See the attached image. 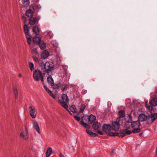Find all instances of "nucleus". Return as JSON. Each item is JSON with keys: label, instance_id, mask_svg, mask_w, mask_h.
Masks as SVG:
<instances>
[{"label": "nucleus", "instance_id": "obj_1", "mask_svg": "<svg viewBox=\"0 0 157 157\" xmlns=\"http://www.w3.org/2000/svg\"><path fill=\"white\" fill-rule=\"evenodd\" d=\"M35 11V10L34 6L31 5L30 6L29 9L27 10L26 12V16L28 17H30L29 19V23L31 25L35 24L36 22V19L34 17H32Z\"/></svg>", "mask_w": 157, "mask_h": 157}, {"label": "nucleus", "instance_id": "obj_2", "mask_svg": "<svg viewBox=\"0 0 157 157\" xmlns=\"http://www.w3.org/2000/svg\"><path fill=\"white\" fill-rule=\"evenodd\" d=\"M41 69L45 72H49L54 70V68L52 63L50 62H42L40 64Z\"/></svg>", "mask_w": 157, "mask_h": 157}, {"label": "nucleus", "instance_id": "obj_3", "mask_svg": "<svg viewBox=\"0 0 157 157\" xmlns=\"http://www.w3.org/2000/svg\"><path fill=\"white\" fill-rule=\"evenodd\" d=\"M69 98L67 95L64 94L62 96L61 99L59 100L58 101L63 108L70 112L68 109V106L67 104L69 102Z\"/></svg>", "mask_w": 157, "mask_h": 157}, {"label": "nucleus", "instance_id": "obj_4", "mask_svg": "<svg viewBox=\"0 0 157 157\" xmlns=\"http://www.w3.org/2000/svg\"><path fill=\"white\" fill-rule=\"evenodd\" d=\"M145 106L147 109L150 111L153 109V106H157V98H154L149 101V104L147 102H145Z\"/></svg>", "mask_w": 157, "mask_h": 157}, {"label": "nucleus", "instance_id": "obj_5", "mask_svg": "<svg viewBox=\"0 0 157 157\" xmlns=\"http://www.w3.org/2000/svg\"><path fill=\"white\" fill-rule=\"evenodd\" d=\"M19 136L20 138L25 140H28L29 137V134L28 130L26 128H25V130H22L20 133Z\"/></svg>", "mask_w": 157, "mask_h": 157}, {"label": "nucleus", "instance_id": "obj_6", "mask_svg": "<svg viewBox=\"0 0 157 157\" xmlns=\"http://www.w3.org/2000/svg\"><path fill=\"white\" fill-rule=\"evenodd\" d=\"M33 78L36 81H39L40 80V77L43 74L40 70H34L33 72Z\"/></svg>", "mask_w": 157, "mask_h": 157}, {"label": "nucleus", "instance_id": "obj_7", "mask_svg": "<svg viewBox=\"0 0 157 157\" xmlns=\"http://www.w3.org/2000/svg\"><path fill=\"white\" fill-rule=\"evenodd\" d=\"M29 112L31 117L34 118L36 117V108L34 106L32 105L29 106Z\"/></svg>", "mask_w": 157, "mask_h": 157}, {"label": "nucleus", "instance_id": "obj_8", "mask_svg": "<svg viewBox=\"0 0 157 157\" xmlns=\"http://www.w3.org/2000/svg\"><path fill=\"white\" fill-rule=\"evenodd\" d=\"M119 118H117V121L113 122L112 123V129L116 132L118 131L120 128V124L119 122Z\"/></svg>", "mask_w": 157, "mask_h": 157}, {"label": "nucleus", "instance_id": "obj_9", "mask_svg": "<svg viewBox=\"0 0 157 157\" xmlns=\"http://www.w3.org/2000/svg\"><path fill=\"white\" fill-rule=\"evenodd\" d=\"M32 124L33 128L38 133H40V129L39 127L38 122L36 121L33 120L32 121Z\"/></svg>", "mask_w": 157, "mask_h": 157}, {"label": "nucleus", "instance_id": "obj_10", "mask_svg": "<svg viewBox=\"0 0 157 157\" xmlns=\"http://www.w3.org/2000/svg\"><path fill=\"white\" fill-rule=\"evenodd\" d=\"M138 121H139L141 122L147 120L148 122V121H149V120L148 116H147L143 113L140 114L139 115L138 117Z\"/></svg>", "mask_w": 157, "mask_h": 157}, {"label": "nucleus", "instance_id": "obj_11", "mask_svg": "<svg viewBox=\"0 0 157 157\" xmlns=\"http://www.w3.org/2000/svg\"><path fill=\"white\" fill-rule=\"evenodd\" d=\"M148 117H149V119L148 122H152L155 121L157 118V113H154V114H152L150 115H148Z\"/></svg>", "mask_w": 157, "mask_h": 157}, {"label": "nucleus", "instance_id": "obj_12", "mask_svg": "<svg viewBox=\"0 0 157 157\" xmlns=\"http://www.w3.org/2000/svg\"><path fill=\"white\" fill-rule=\"evenodd\" d=\"M112 128V126L109 124H104L102 127L103 131L107 133L110 132Z\"/></svg>", "mask_w": 157, "mask_h": 157}, {"label": "nucleus", "instance_id": "obj_13", "mask_svg": "<svg viewBox=\"0 0 157 157\" xmlns=\"http://www.w3.org/2000/svg\"><path fill=\"white\" fill-rule=\"evenodd\" d=\"M131 124L132 128H139L140 126V124L139 121H137L132 122Z\"/></svg>", "mask_w": 157, "mask_h": 157}, {"label": "nucleus", "instance_id": "obj_14", "mask_svg": "<svg viewBox=\"0 0 157 157\" xmlns=\"http://www.w3.org/2000/svg\"><path fill=\"white\" fill-rule=\"evenodd\" d=\"M47 75H48V76H47V79L48 83L52 86H54V83L53 78L51 76H49V74H48Z\"/></svg>", "mask_w": 157, "mask_h": 157}, {"label": "nucleus", "instance_id": "obj_15", "mask_svg": "<svg viewBox=\"0 0 157 157\" xmlns=\"http://www.w3.org/2000/svg\"><path fill=\"white\" fill-rule=\"evenodd\" d=\"M49 56V52L46 50L43 51L41 54V58L44 59L47 58Z\"/></svg>", "mask_w": 157, "mask_h": 157}, {"label": "nucleus", "instance_id": "obj_16", "mask_svg": "<svg viewBox=\"0 0 157 157\" xmlns=\"http://www.w3.org/2000/svg\"><path fill=\"white\" fill-rule=\"evenodd\" d=\"M100 127V124L98 122H95L93 125V128L95 130L98 129Z\"/></svg>", "mask_w": 157, "mask_h": 157}, {"label": "nucleus", "instance_id": "obj_17", "mask_svg": "<svg viewBox=\"0 0 157 157\" xmlns=\"http://www.w3.org/2000/svg\"><path fill=\"white\" fill-rule=\"evenodd\" d=\"M40 48L42 50L45 48L46 45L44 42L41 40L38 43Z\"/></svg>", "mask_w": 157, "mask_h": 157}, {"label": "nucleus", "instance_id": "obj_18", "mask_svg": "<svg viewBox=\"0 0 157 157\" xmlns=\"http://www.w3.org/2000/svg\"><path fill=\"white\" fill-rule=\"evenodd\" d=\"M86 131L87 133L90 136L92 137H96L97 136V135L96 133L93 132L89 130L86 129Z\"/></svg>", "mask_w": 157, "mask_h": 157}, {"label": "nucleus", "instance_id": "obj_19", "mask_svg": "<svg viewBox=\"0 0 157 157\" xmlns=\"http://www.w3.org/2000/svg\"><path fill=\"white\" fill-rule=\"evenodd\" d=\"M21 1L24 6L27 7L29 6V0H20Z\"/></svg>", "mask_w": 157, "mask_h": 157}, {"label": "nucleus", "instance_id": "obj_20", "mask_svg": "<svg viewBox=\"0 0 157 157\" xmlns=\"http://www.w3.org/2000/svg\"><path fill=\"white\" fill-rule=\"evenodd\" d=\"M88 118L91 123H93L96 120V117L93 115H90Z\"/></svg>", "mask_w": 157, "mask_h": 157}, {"label": "nucleus", "instance_id": "obj_21", "mask_svg": "<svg viewBox=\"0 0 157 157\" xmlns=\"http://www.w3.org/2000/svg\"><path fill=\"white\" fill-rule=\"evenodd\" d=\"M24 30L26 36L27 35H29V27L26 25H25L24 26Z\"/></svg>", "mask_w": 157, "mask_h": 157}, {"label": "nucleus", "instance_id": "obj_22", "mask_svg": "<svg viewBox=\"0 0 157 157\" xmlns=\"http://www.w3.org/2000/svg\"><path fill=\"white\" fill-rule=\"evenodd\" d=\"M29 68L31 71L33 72L34 70H36L34 69V65L33 63L31 62H29Z\"/></svg>", "mask_w": 157, "mask_h": 157}, {"label": "nucleus", "instance_id": "obj_23", "mask_svg": "<svg viewBox=\"0 0 157 157\" xmlns=\"http://www.w3.org/2000/svg\"><path fill=\"white\" fill-rule=\"evenodd\" d=\"M52 148L49 147L47 150L46 152V156L47 157H49L52 153Z\"/></svg>", "mask_w": 157, "mask_h": 157}, {"label": "nucleus", "instance_id": "obj_24", "mask_svg": "<svg viewBox=\"0 0 157 157\" xmlns=\"http://www.w3.org/2000/svg\"><path fill=\"white\" fill-rule=\"evenodd\" d=\"M41 40L39 37L35 36L33 38V41L35 43H38Z\"/></svg>", "mask_w": 157, "mask_h": 157}, {"label": "nucleus", "instance_id": "obj_25", "mask_svg": "<svg viewBox=\"0 0 157 157\" xmlns=\"http://www.w3.org/2000/svg\"><path fill=\"white\" fill-rule=\"evenodd\" d=\"M33 32L36 34H38L39 33V30L38 27L36 26H34L33 29Z\"/></svg>", "mask_w": 157, "mask_h": 157}, {"label": "nucleus", "instance_id": "obj_26", "mask_svg": "<svg viewBox=\"0 0 157 157\" xmlns=\"http://www.w3.org/2000/svg\"><path fill=\"white\" fill-rule=\"evenodd\" d=\"M80 124L81 125L83 126L85 128H90V126L86 123H85V122L83 121H80Z\"/></svg>", "mask_w": 157, "mask_h": 157}, {"label": "nucleus", "instance_id": "obj_27", "mask_svg": "<svg viewBox=\"0 0 157 157\" xmlns=\"http://www.w3.org/2000/svg\"><path fill=\"white\" fill-rule=\"evenodd\" d=\"M61 86V89L63 90H67L68 88V86L67 85L65 84L64 83H63L61 84L60 86H58V87H60Z\"/></svg>", "mask_w": 157, "mask_h": 157}, {"label": "nucleus", "instance_id": "obj_28", "mask_svg": "<svg viewBox=\"0 0 157 157\" xmlns=\"http://www.w3.org/2000/svg\"><path fill=\"white\" fill-rule=\"evenodd\" d=\"M26 37L27 39V41L29 44H30L32 42L31 36L30 35H27Z\"/></svg>", "mask_w": 157, "mask_h": 157}, {"label": "nucleus", "instance_id": "obj_29", "mask_svg": "<svg viewBox=\"0 0 157 157\" xmlns=\"http://www.w3.org/2000/svg\"><path fill=\"white\" fill-rule=\"evenodd\" d=\"M14 93L15 95L16 98H17L18 96V91L17 88L16 87L14 86L13 87Z\"/></svg>", "mask_w": 157, "mask_h": 157}, {"label": "nucleus", "instance_id": "obj_30", "mask_svg": "<svg viewBox=\"0 0 157 157\" xmlns=\"http://www.w3.org/2000/svg\"><path fill=\"white\" fill-rule=\"evenodd\" d=\"M133 129V130L132 131V132L134 133L139 132L140 131V129L139 128Z\"/></svg>", "mask_w": 157, "mask_h": 157}, {"label": "nucleus", "instance_id": "obj_31", "mask_svg": "<svg viewBox=\"0 0 157 157\" xmlns=\"http://www.w3.org/2000/svg\"><path fill=\"white\" fill-rule=\"evenodd\" d=\"M129 121H128L126 123L125 127L126 128V129H129L130 128L131 124H129Z\"/></svg>", "mask_w": 157, "mask_h": 157}, {"label": "nucleus", "instance_id": "obj_32", "mask_svg": "<svg viewBox=\"0 0 157 157\" xmlns=\"http://www.w3.org/2000/svg\"><path fill=\"white\" fill-rule=\"evenodd\" d=\"M31 50L32 51V52L33 54L35 55L38 54V52H37V49L36 48H31Z\"/></svg>", "mask_w": 157, "mask_h": 157}, {"label": "nucleus", "instance_id": "obj_33", "mask_svg": "<svg viewBox=\"0 0 157 157\" xmlns=\"http://www.w3.org/2000/svg\"><path fill=\"white\" fill-rule=\"evenodd\" d=\"M70 110L72 112H76V107L74 105L71 106L70 108Z\"/></svg>", "mask_w": 157, "mask_h": 157}, {"label": "nucleus", "instance_id": "obj_34", "mask_svg": "<svg viewBox=\"0 0 157 157\" xmlns=\"http://www.w3.org/2000/svg\"><path fill=\"white\" fill-rule=\"evenodd\" d=\"M119 114L120 116V117H124L125 116L124 112V111L123 110L120 111L119 112Z\"/></svg>", "mask_w": 157, "mask_h": 157}, {"label": "nucleus", "instance_id": "obj_35", "mask_svg": "<svg viewBox=\"0 0 157 157\" xmlns=\"http://www.w3.org/2000/svg\"><path fill=\"white\" fill-rule=\"evenodd\" d=\"M128 129H125L123 130V131L125 132L126 134L129 135L132 132H132L131 131L129 130Z\"/></svg>", "mask_w": 157, "mask_h": 157}, {"label": "nucleus", "instance_id": "obj_36", "mask_svg": "<svg viewBox=\"0 0 157 157\" xmlns=\"http://www.w3.org/2000/svg\"><path fill=\"white\" fill-rule=\"evenodd\" d=\"M119 133L117 132H110L109 134V135L110 136H118Z\"/></svg>", "mask_w": 157, "mask_h": 157}, {"label": "nucleus", "instance_id": "obj_37", "mask_svg": "<svg viewBox=\"0 0 157 157\" xmlns=\"http://www.w3.org/2000/svg\"><path fill=\"white\" fill-rule=\"evenodd\" d=\"M126 135L125 133L123 131V132L121 133H119L118 136L119 137H124Z\"/></svg>", "mask_w": 157, "mask_h": 157}, {"label": "nucleus", "instance_id": "obj_38", "mask_svg": "<svg viewBox=\"0 0 157 157\" xmlns=\"http://www.w3.org/2000/svg\"><path fill=\"white\" fill-rule=\"evenodd\" d=\"M38 57L39 55L37 56H35L33 57L34 60L36 62H38L39 61Z\"/></svg>", "mask_w": 157, "mask_h": 157}, {"label": "nucleus", "instance_id": "obj_39", "mask_svg": "<svg viewBox=\"0 0 157 157\" xmlns=\"http://www.w3.org/2000/svg\"><path fill=\"white\" fill-rule=\"evenodd\" d=\"M85 108V105H82L80 108V111L82 112Z\"/></svg>", "mask_w": 157, "mask_h": 157}, {"label": "nucleus", "instance_id": "obj_40", "mask_svg": "<svg viewBox=\"0 0 157 157\" xmlns=\"http://www.w3.org/2000/svg\"><path fill=\"white\" fill-rule=\"evenodd\" d=\"M48 93L54 99H55L56 97L53 94V93H52L51 91L50 92H49Z\"/></svg>", "mask_w": 157, "mask_h": 157}, {"label": "nucleus", "instance_id": "obj_41", "mask_svg": "<svg viewBox=\"0 0 157 157\" xmlns=\"http://www.w3.org/2000/svg\"><path fill=\"white\" fill-rule=\"evenodd\" d=\"M74 117L77 121H79L80 120V117L79 116L74 115Z\"/></svg>", "mask_w": 157, "mask_h": 157}, {"label": "nucleus", "instance_id": "obj_42", "mask_svg": "<svg viewBox=\"0 0 157 157\" xmlns=\"http://www.w3.org/2000/svg\"><path fill=\"white\" fill-rule=\"evenodd\" d=\"M44 88L45 90L48 93L50 92L51 91L49 89L48 87L45 86H44Z\"/></svg>", "mask_w": 157, "mask_h": 157}, {"label": "nucleus", "instance_id": "obj_43", "mask_svg": "<svg viewBox=\"0 0 157 157\" xmlns=\"http://www.w3.org/2000/svg\"><path fill=\"white\" fill-rule=\"evenodd\" d=\"M40 78H41V80L42 82H43L44 81V76L43 75V74L40 77Z\"/></svg>", "mask_w": 157, "mask_h": 157}, {"label": "nucleus", "instance_id": "obj_44", "mask_svg": "<svg viewBox=\"0 0 157 157\" xmlns=\"http://www.w3.org/2000/svg\"><path fill=\"white\" fill-rule=\"evenodd\" d=\"M86 92H87V90H82V93L83 94H84L86 93Z\"/></svg>", "mask_w": 157, "mask_h": 157}, {"label": "nucleus", "instance_id": "obj_45", "mask_svg": "<svg viewBox=\"0 0 157 157\" xmlns=\"http://www.w3.org/2000/svg\"><path fill=\"white\" fill-rule=\"evenodd\" d=\"M97 133L101 135H102L103 134V133L102 132L99 130H98L97 131Z\"/></svg>", "mask_w": 157, "mask_h": 157}, {"label": "nucleus", "instance_id": "obj_46", "mask_svg": "<svg viewBox=\"0 0 157 157\" xmlns=\"http://www.w3.org/2000/svg\"><path fill=\"white\" fill-rule=\"evenodd\" d=\"M37 8L38 10H40L41 9V6L40 5H38L37 6Z\"/></svg>", "mask_w": 157, "mask_h": 157}, {"label": "nucleus", "instance_id": "obj_47", "mask_svg": "<svg viewBox=\"0 0 157 157\" xmlns=\"http://www.w3.org/2000/svg\"><path fill=\"white\" fill-rule=\"evenodd\" d=\"M59 156L60 157H65L64 155H63V154L60 153L59 155Z\"/></svg>", "mask_w": 157, "mask_h": 157}, {"label": "nucleus", "instance_id": "obj_48", "mask_svg": "<svg viewBox=\"0 0 157 157\" xmlns=\"http://www.w3.org/2000/svg\"><path fill=\"white\" fill-rule=\"evenodd\" d=\"M70 149L72 151H74V148L73 147L71 146V147L70 148Z\"/></svg>", "mask_w": 157, "mask_h": 157}, {"label": "nucleus", "instance_id": "obj_49", "mask_svg": "<svg viewBox=\"0 0 157 157\" xmlns=\"http://www.w3.org/2000/svg\"><path fill=\"white\" fill-rule=\"evenodd\" d=\"M155 96L156 97V98H157V91L155 93Z\"/></svg>", "mask_w": 157, "mask_h": 157}, {"label": "nucleus", "instance_id": "obj_50", "mask_svg": "<svg viewBox=\"0 0 157 157\" xmlns=\"http://www.w3.org/2000/svg\"><path fill=\"white\" fill-rule=\"evenodd\" d=\"M18 76L19 77L21 78L22 76L21 74V73L19 74L18 75Z\"/></svg>", "mask_w": 157, "mask_h": 157}, {"label": "nucleus", "instance_id": "obj_51", "mask_svg": "<svg viewBox=\"0 0 157 157\" xmlns=\"http://www.w3.org/2000/svg\"><path fill=\"white\" fill-rule=\"evenodd\" d=\"M51 35L50 32V33H48V35L51 36V37H52V35Z\"/></svg>", "mask_w": 157, "mask_h": 157}, {"label": "nucleus", "instance_id": "obj_52", "mask_svg": "<svg viewBox=\"0 0 157 157\" xmlns=\"http://www.w3.org/2000/svg\"><path fill=\"white\" fill-rule=\"evenodd\" d=\"M22 18L23 19H24L25 20H26V17H25V16H22Z\"/></svg>", "mask_w": 157, "mask_h": 157}, {"label": "nucleus", "instance_id": "obj_53", "mask_svg": "<svg viewBox=\"0 0 157 157\" xmlns=\"http://www.w3.org/2000/svg\"><path fill=\"white\" fill-rule=\"evenodd\" d=\"M54 42V41H52V42H51V43L52 44H53V42Z\"/></svg>", "mask_w": 157, "mask_h": 157}, {"label": "nucleus", "instance_id": "obj_54", "mask_svg": "<svg viewBox=\"0 0 157 157\" xmlns=\"http://www.w3.org/2000/svg\"><path fill=\"white\" fill-rule=\"evenodd\" d=\"M119 122H120V123L121 122V123H122V121H119Z\"/></svg>", "mask_w": 157, "mask_h": 157}, {"label": "nucleus", "instance_id": "obj_55", "mask_svg": "<svg viewBox=\"0 0 157 157\" xmlns=\"http://www.w3.org/2000/svg\"><path fill=\"white\" fill-rule=\"evenodd\" d=\"M113 151H114L113 150V151H112V152H113Z\"/></svg>", "mask_w": 157, "mask_h": 157}, {"label": "nucleus", "instance_id": "obj_56", "mask_svg": "<svg viewBox=\"0 0 157 157\" xmlns=\"http://www.w3.org/2000/svg\"><path fill=\"white\" fill-rule=\"evenodd\" d=\"M140 135H142V133H140Z\"/></svg>", "mask_w": 157, "mask_h": 157}]
</instances>
